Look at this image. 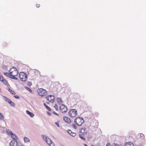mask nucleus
<instances>
[{
	"mask_svg": "<svg viewBox=\"0 0 146 146\" xmlns=\"http://www.w3.org/2000/svg\"><path fill=\"white\" fill-rule=\"evenodd\" d=\"M3 99L7 102L9 104L11 101L10 99L8 98L7 97L5 96H3Z\"/></svg>",
	"mask_w": 146,
	"mask_h": 146,
	"instance_id": "obj_14",
	"label": "nucleus"
},
{
	"mask_svg": "<svg viewBox=\"0 0 146 146\" xmlns=\"http://www.w3.org/2000/svg\"><path fill=\"white\" fill-rule=\"evenodd\" d=\"M78 114L77 110L75 109H72L70 110L68 112L69 115L71 117H75Z\"/></svg>",
	"mask_w": 146,
	"mask_h": 146,
	"instance_id": "obj_4",
	"label": "nucleus"
},
{
	"mask_svg": "<svg viewBox=\"0 0 146 146\" xmlns=\"http://www.w3.org/2000/svg\"><path fill=\"white\" fill-rule=\"evenodd\" d=\"M3 118L4 117L3 115L1 113H0V119H3Z\"/></svg>",
	"mask_w": 146,
	"mask_h": 146,
	"instance_id": "obj_28",
	"label": "nucleus"
},
{
	"mask_svg": "<svg viewBox=\"0 0 146 146\" xmlns=\"http://www.w3.org/2000/svg\"><path fill=\"white\" fill-rule=\"evenodd\" d=\"M0 80L7 86H9L8 83L7 81L1 75H0Z\"/></svg>",
	"mask_w": 146,
	"mask_h": 146,
	"instance_id": "obj_8",
	"label": "nucleus"
},
{
	"mask_svg": "<svg viewBox=\"0 0 146 146\" xmlns=\"http://www.w3.org/2000/svg\"><path fill=\"white\" fill-rule=\"evenodd\" d=\"M140 135L142 137L143 136L144 137V135L143 134H141Z\"/></svg>",
	"mask_w": 146,
	"mask_h": 146,
	"instance_id": "obj_38",
	"label": "nucleus"
},
{
	"mask_svg": "<svg viewBox=\"0 0 146 146\" xmlns=\"http://www.w3.org/2000/svg\"><path fill=\"white\" fill-rule=\"evenodd\" d=\"M28 85H32V83H31V82H28Z\"/></svg>",
	"mask_w": 146,
	"mask_h": 146,
	"instance_id": "obj_36",
	"label": "nucleus"
},
{
	"mask_svg": "<svg viewBox=\"0 0 146 146\" xmlns=\"http://www.w3.org/2000/svg\"><path fill=\"white\" fill-rule=\"evenodd\" d=\"M106 146H111V144L109 143H107Z\"/></svg>",
	"mask_w": 146,
	"mask_h": 146,
	"instance_id": "obj_34",
	"label": "nucleus"
},
{
	"mask_svg": "<svg viewBox=\"0 0 146 146\" xmlns=\"http://www.w3.org/2000/svg\"><path fill=\"white\" fill-rule=\"evenodd\" d=\"M50 146H55V145L54 143L52 142L49 145Z\"/></svg>",
	"mask_w": 146,
	"mask_h": 146,
	"instance_id": "obj_31",
	"label": "nucleus"
},
{
	"mask_svg": "<svg viewBox=\"0 0 146 146\" xmlns=\"http://www.w3.org/2000/svg\"><path fill=\"white\" fill-rule=\"evenodd\" d=\"M57 101L58 103L60 104H62L63 102L60 98H58L57 99Z\"/></svg>",
	"mask_w": 146,
	"mask_h": 146,
	"instance_id": "obj_20",
	"label": "nucleus"
},
{
	"mask_svg": "<svg viewBox=\"0 0 146 146\" xmlns=\"http://www.w3.org/2000/svg\"><path fill=\"white\" fill-rule=\"evenodd\" d=\"M38 94L41 96H43L46 95L47 93L46 91L42 88H40L37 90Z\"/></svg>",
	"mask_w": 146,
	"mask_h": 146,
	"instance_id": "obj_5",
	"label": "nucleus"
},
{
	"mask_svg": "<svg viewBox=\"0 0 146 146\" xmlns=\"http://www.w3.org/2000/svg\"><path fill=\"white\" fill-rule=\"evenodd\" d=\"M10 146H18L17 142L15 140L12 141L10 143Z\"/></svg>",
	"mask_w": 146,
	"mask_h": 146,
	"instance_id": "obj_11",
	"label": "nucleus"
},
{
	"mask_svg": "<svg viewBox=\"0 0 146 146\" xmlns=\"http://www.w3.org/2000/svg\"><path fill=\"white\" fill-rule=\"evenodd\" d=\"M112 146H119L117 144L114 143L112 145Z\"/></svg>",
	"mask_w": 146,
	"mask_h": 146,
	"instance_id": "obj_32",
	"label": "nucleus"
},
{
	"mask_svg": "<svg viewBox=\"0 0 146 146\" xmlns=\"http://www.w3.org/2000/svg\"><path fill=\"white\" fill-rule=\"evenodd\" d=\"M42 136L43 139L46 141L48 145L50 144L52 142L51 140L46 136L45 135H43Z\"/></svg>",
	"mask_w": 146,
	"mask_h": 146,
	"instance_id": "obj_10",
	"label": "nucleus"
},
{
	"mask_svg": "<svg viewBox=\"0 0 146 146\" xmlns=\"http://www.w3.org/2000/svg\"><path fill=\"white\" fill-rule=\"evenodd\" d=\"M124 146H134V145L132 143L129 142L126 143Z\"/></svg>",
	"mask_w": 146,
	"mask_h": 146,
	"instance_id": "obj_18",
	"label": "nucleus"
},
{
	"mask_svg": "<svg viewBox=\"0 0 146 146\" xmlns=\"http://www.w3.org/2000/svg\"><path fill=\"white\" fill-rule=\"evenodd\" d=\"M55 85L58 86H54L55 88H56V89H58L60 88H61V86H60V85L58 83H56L55 84Z\"/></svg>",
	"mask_w": 146,
	"mask_h": 146,
	"instance_id": "obj_21",
	"label": "nucleus"
},
{
	"mask_svg": "<svg viewBox=\"0 0 146 146\" xmlns=\"http://www.w3.org/2000/svg\"><path fill=\"white\" fill-rule=\"evenodd\" d=\"M74 122L77 125L80 126L82 125L84 123V120L82 118L77 117L75 119Z\"/></svg>",
	"mask_w": 146,
	"mask_h": 146,
	"instance_id": "obj_2",
	"label": "nucleus"
},
{
	"mask_svg": "<svg viewBox=\"0 0 146 146\" xmlns=\"http://www.w3.org/2000/svg\"><path fill=\"white\" fill-rule=\"evenodd\" d=\"M47 100L50 102L52 103L54 101L55 97L53 95H50L46 97Z\"/></svg>",
	"mask_w": 146,
	"mask_h": 146,
	"instance_id": "obj_7",
	"label": "nucleus"
},
{
	"mask_svg": "<svg viewBox=\"0 0 146 146\" xmlns=\"http://www.w3.org/2000/svg\"><path fill=\"white\" fill-rule=\"evenodd\" d=\"M14 97L16 98L17 99H19V97L17 95H15L14 96Z\"/></svg>",
	"mask_w": 146,
	"mask_h": 146,
	"instance_id": "obj_30",
	"label": "nucleus"
},
{
	"mask_svg": "<svg viewBox=\"0 0 146 146\" xmlns=\"http://www.w3.org/2000/svg\"><path fill=\"white\" fill-rule=\"evenodd\" d=\"M87 133V132L85 128H82L80 130V133L79 135V136L82 139L85 140V139L84 135H86Z\"/></svg>",
	"mask_w": 146,
	"mask_h": 146,
	"instance_id": "obj_3",
	"label": "nucleus"
},
{
	"mask_svg": "<svg viewBox=\"0 0 146 146\" xmlns=\"http://www.w3.org/2000/svg\"><path fill=\"white\" fill-rule=\"evenodd\" d=\"M60 110L62 112H65L67 110V108L65 105L62 104L60 106Z\"/></svg>",
	"mask_w": 146,
	"mask_h": 146,
	"instance_id": "obj_9",
	"label": "nucleus"
},
{
	"mask_svg": "<svg viewBox=\"0 0 146 146\" xmlns=\"http://www.w3.org/2000/svg\"><path fill=\"white\" fill-rule=\"evenodd\" d=\"M54 107L56 111H58V108L57 104H55Z\"/></svg>",
	"mask_w": 146,
	"mask_h": 146,
	"instance_id": "obj_27",
	"label": "nucleus"
},
{
	"mask_svg": "<svg viewBox=\"0 0 146 146\" xmlns=\"http://www.w3.org/2000/svg\"><path fill=\"white\" fill-rule=\"evenodd\" d=\"M7 132L9 135H11V134L13 133L12 132L9 130H8L7 131Z\"/></svg>",
	"mask_w": 146,
	"mask_h": 146,
	"instance_id": "obj_25",
	"label": "nucleus"
},
{
	"mask_svg": "<svg viewBox=\"0 0 146 146\" xmlns=\"http://www.w3.org/2000/svg\"><path fill=\"white\" fill-rule=\"evenodd\" d=\"M26 112L31 117H33L34 116V114L33 113L30 112L28 110L26 111Z\"/></svg>",
	"mask_w": 146,
	"mask_h": 146,
	"instance_id": "obj_17",
	"label": "nucleus"
},
{
	"mask_svg": "<svg viewBox=\"0 0 146 146\" xmlns=\"http://www.w3.org/2000/svg\"><path fill=\"white\" fill-rule=\"evenodd\" d=\"M84 145L85 146H88V145L86 144H84Z\"/></svg>",
	"mask_w": 146,
	"mask_h": 146,
	"instance_id": "obj_39",
	"label": "nucleus"
},
{
	"mask_svg": "<svg viewBox=\"0 0 146 146\" xmlns=\"http://www.w3.org/2000/svg\"><path fill=\"white\" fill-rule=\"evenodd\" d=\"M68 133L70 135L73 137H74L76 135V133H75L73 132L71 130H69L68 131Z\"/></svg>",
	"mask_w": 146,
	"mask_h": 146,
	"instance_id": "obj_13",
	"label": "nucleus"
},
{
	"mask_svg": "<svg viewBox=\"0 0 146 146\" xmlns=\"http://www.w3.org/2000/svg\"><path fill=\"white\" fill-rule=\"evenodd\" d=\"M63 119L66 122L69 123H70L71 122L70 118L67 117H64Z\"/></svg>",
	"mask_w": 146,
	"mask_h": 146,
	"instance_id": "obj_12",
	"label": "nucleus"
},
{
	"mask_svg": "<svg viewBox=\"0 0 146 146\" xmlns=\"http://www.w3.org/2000/svg\"><path fill=\"white\" fill-rule=\"evenodd\" d=\"M72 127H73L74 129H76L77 128V127H76V125L74 124H73L72 125Z\"/></svg>",
	"mask_w": 146,
	"mask_h": 146,
	"instance_id": "obj_29",
	"label": "nucleus"
},
{
	"mask_svg": "<svg viewBox=\"0 0 146 146\" xmlns=\"http://www.w3.org/2000/svg\"><path fill=\"white\" fill-rule=\"evenodd\" d=\"M24 141L25 142H28L29 141V139L27 137H25L24 139Z\"/></svg>",
	"mask_w": 146,
	"mask_h": 146,
	"instance_id": "obj_23",
	"label": "nucleus"
},
{
	"mask_svg": "<svg viewBox=\"0 0 146 146\" xmlns=\"http://www.w3.org/2000/svg\"><path fill=\"white\" fill-rule=\"evenodd\" d=\"M91 146H94L93 145H92Z\"/></svg>",
	"mask_w": 146,
	"mask_h": 146,
	"instance_id": "obj_40",
	"label": "nucleus"
},
{
	"mask_svg": "<svg viewBox=\"0 0 146 146\" xmlns=\"http://www.w3.org/2000/svg\"><path fill=\"white\" fill-rule=\"evenodd\" d=\"M53 113L55 114L56 115H58V114L57 113H56V112H54V111L53 112Z\"/></svg>",
	"mask_w": 146,
	"mask_h": 146,
	"instance_id": "obj_35",
	"label": "nucleus"
},
{
	"mask_svg": "<svg viewBox=\"0 0 146 146\" xmlns=\"http://www.w3.org/2000/svg\"><path fill=\"white\" fill-rule=\"evenodd\" d=\"M9 104L11 106L13 107H15V104H14V103L12 102L11 101H10Z\"/></svg>",
	"mask_w": 146,
	"mask_h": 146,
	"instance_id": "obj_22",
	"label": "nucleus"
},
{
	"mask_svg": "<svg viewBox=\"0 0 146 146\" xmlns=\"http://www.w3.org/2000/svg\"><path fill=\"white\" fill-rule=\"evenodd\" d=\"M44 105L46 108L49 111H50L51 110L50 108L46 104H44Z\"/></svg>",
	"mask_w": 146,
	"mask_h": 146,
	"instance_id": "obj_24",
	"label": "nucleus"
},
{
	"mask_svg": "<svg viewBox=\"0 0 146 146\" xmlns=\"http://www.w3.org/2000/svg\"><path fill=\"white\" fill-rule=\"evenodd\" d=\"M36 7L37 8H39L40 7V5L39 4H37L36 5Z\"/></svg>",
	"mask_w": 146,
	"mask_h": 146,
	"instance_id": "obj_33",
	"label": "nucleus"
},
{
	"mask_svg": "<svg viewBox=\"0 0 146 146\" xmlns=\"http://www.w3.org/2000/svg\"><path fill=\"white\" fill-rule=\"evenodd\" d=\"M7 89L8 90V91L12 94L13 95H15V92L11 90L9 88H7Z\"/></svg>",
	"mask_w": 146,
	"mask_h": 146,
	"instance_id": "obj_16",
	"label": "nucleus"
},
{
	"mask_svg": "<svg viewBox=\"0 0 146 146\" xmlns=\"http://www.w3.org/2000/svg\"><path fill=\"white\" fill-rule=\"evenodd\" d=\"M3 99L7 102L9 104L11 101L10 99L8 98L7 97L5 96H3Z\"/></svg>",
	"mask_w": 146,
	"mask_h": 146,
	"instance_id": "obj_15",
	"label": "nucleus"
},
{
	"mask_svg": "<svg viewBox=\"0 0 146 146\" xmlns=\"http://www.w3.org/2000/svg\"><path fill=\"white\" fill-rule=\"evenodd\" d=\"M19 78L21 81H25L27 78V76L24 72H20L19 74Z\"/></svg>",
	"mask_w": 146,
	"mask_h": 146,
	"instance_id": "obj_6",
	"label": "nucleus"
},
{
	"mask_svg": "<svg viewBox=\"0 0 146 146\" xmlns=\"http://www.w3.org/2000/svg\"><path fill=\"white\" fill-rule=\"evenodd\" d=\"M9 73L4 72L3 74L7 77L11 78L17 80V78L15 76H17L18 74V72L17 69L14 67L11 68L9 71Z\"/></svg>",
	"mask_w": 146,
	"mask_h": 146,
	"instance_id": "obj_1",
	"label": "nucleus"
},
{
	"mask_svg": "<svg viewBox=\"0 0 146 146\" xmlns=\"http://www.w3.org/2000/svg\"><path fill=\"white\" fill-rule=\"evenodd\" d=\"M11 135L12 137L14 140H17V137L16 135L13 133L11 134Z\"/></svg>",
	"mask_w": 146,
	"mask_h": 146,
	"instance_id": "obj_19",
	"label": "nucleus"
},
{
	"mask_svg": "<svg viewBox=\"0 0 146 146\" xmlns=\"http://www.w3.org/2000/svg\"><path fill=\"white\" fill-rule=\"evenodd\" d=\"M25 88L27 90L29 91L30 92H32V91L30 88L27 87H26Z\"/></svg>",
	"mask_w": 146,
	"mask_h": 146,
	"instance_id": "obj_26",
	"label": "nucleus"
},
{
	"mask_svg": "<svg viewBox=\"0 0 146 146\" xmlns=\"http://www.w3.org/2000/svg\"><path fill=\"white\" fill-rule=\"evenodd\" d=\"M55 123L58 126V127H59V125L58 123H57V122H55Z\"/></svg>",
	"mask_w": 146,
	"mask_h": 146,
	"instance_id": "obj_37",
	"label": "nucleus"
}]
</instances>
